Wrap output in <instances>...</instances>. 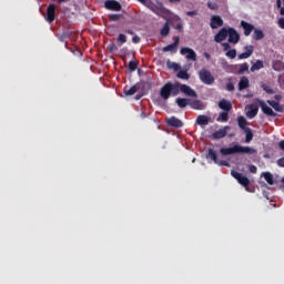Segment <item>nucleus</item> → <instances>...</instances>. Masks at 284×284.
I'll return each instance as SVG.
<instances>
[{
	"instance_id": "nucleus-1",
	"label": "nucleus",
	"mask_w": 284,
	"mask_h": 284,
	"mask_svg": "<svg viewBox=\"0 0 284 284\" xmlns=\"http://www.w3.org/2000/svg\"><path fill=\"white\" fill-rule=\"evenodd\" d=\"M184 94V97H191L192 99H199V94L194 89L187 84L181 82H166L160 89V97L163 101H168L172 97H179V94Z\"/></svg>"
},
{
	"instance_id": "nucleus-2",
	"label": "nucleus",
	"mask_w": 284,
	"mask_h": 284,
	"mask_svg": "<svg viewBox=\"0 0 284 284\" xmlns=\"http://www.w3.org/2000/svg\"><path fill=\"white\" fill-rule=\"evenodd\" d=\"M222 156H230L232 154H256V150L251 146H243L241 144H235L232 148L220 149Z\"/></svg>"
},
{
	"instance_id": "nucleus-3",
	"label": "nucleus",
	"mask_w": 284,
	"mask_h": 284,
	"mask_svg": "<svg viewBox=\"0 0 284 284\" xmlns=\"http://www.w3.org/2000/svg\"><path fill=\"white\" fill-rule=\"evenodd\" d=\"M145 8H149L151 12L158 14V17H163V14H168V9L163 6V2L154 3L152 0H146L144 3Z\"/></svg>"
},
{
	"instance_id": "nucleus-4",
	"label": "nucleus",
	"mask_w": 284,
	"mask_h": 284,
	"mask_svg": "<svg viewBox=\"0 0 284 284\" xmlns=\"http://www.w3.org/2000/svg\"><path fill=\"white\" fill-rule=\"evenodd\" d=\"M199 79L204 85H214V75L207 69H201L199 71Z\"/></svg>"
},
{
	"instance_id": "nucleus-5",
	"label": "nucleus",
	"mask_w": 284,
	"mask_h": 284,
	"mask_svg": "<svg viewBox=\"0 0 284 284\" xmlns=\"http://www.w3.org/2000/svg\"><path fill=\"white\" fill-rule=\"evenodd\" d=\"M206 159H211V161H213V163H215L216 165H223L224 168H230V162L225 160H219V156L216 155V151H214V149H209Z\"/></svg>"
},
{
	"instance_id": "nucleus-6",
	"label": "nucleus",
	"mask_w": 284,
	"mask_h": 284,
	"mask_svg": "<svg viewBox=\"0 0 284 284\" xmlns=\"http://www.w3.org/2000/svg\"><path fill=\"white\" fill-rule=\"evenodd\" d=\"M231 176H233V179H236L237 183H240V185H243V187L247 190V186L250 185V179L247 176L242 175L236 171H231Z\"/></svg>"
},
{
	"instance_id": "nucleus-7",
	"label": "nucleus",
	"mask_w": 284,
	"mask_h": 284,
	"mask_svg": "<svg viewBox=\"0 0 284 284\" xmlns=\"http://www.w3.org/2000/svg\"><path fill=\"white\" fill-rule=\"evenodd\" d=\"M230 34V27L225 28L223 27L222 29H220V31L214 36V41L215 43H223V41H225L227 39Z\"/></svg>"
},
{
	"instance_id": "nucleus-8",
	"label": "nucleus",
	"mask_w": 284,
	"mask_h": 284,
	"mask_svg": "<svg viewBox=\"0 0 284 284\" xmlns=\"http://www.w3.org/2000/svg\"><path fill=\"white\" fill-rule=\"evenodd\" d=\"M239 41H241V34H239V31L232 27H229V43L236 45Z\"/></svg>"
},
{
	"instance_id": "nucleus-9",
	"label": "nucleus",
	"mask_w": 284,
	"mask_h": 284,
	"mask_svg": "<svg viewBox=\"0 0 284 284\" xmlns=\"http://www.w3.org/2000/svg\"><path fill=\"white\" fill-rule=\"evenodd\" d=\"M57 17V6L55 4H49L47 8V16L45 20L48 23H52Z\"/></svg>"
},
{
	"instance_id": "nucleus-10",
	"label": "nucleus",
	"mask_w": 284,
	"mask_h": 284,
	"mask_svg": "<svg viewBox=\"0 0 284 284\" xmlns=\"http://www.w3.org/2000/svg\"><path fill=\"white\" fill-rule=\"evenodd\" d=\"M106 10H113L114 12H121V3L116 0H106L104 2Z\"/></svg>"
},
{
	"instance_id": "nucleus-11",
	"label": "nucleus",
	"mask_w": 284,
	"mask_h": 284,
	"mask_svg": "<svg viewBox=\"0 0 284 284\" xmlns=\"http://www.w3.org/2000/svg\"><path fill=\"white\" fill-rule=\"evenodd\" d=\"M180 53L182 55L186 54V59L189 61H196V52L194 50H192L191 48L184 47L180 50Z\"/></svg>"
},
{
	"instance_id": "nucleus-12",
	"label": "nucleus",
	"mask_w": 284,
	"mask_h": 284,
	"mask_svg": "<svg viewBox=\"0 0 284 284\" xmlns=\"http://www.w3.org/2000/svg\"><path fill=\"white\" fill-rule=\"evenodd\" d=\"M210 27L212 30H217V28H223V18L221 16H212Z\"/></svg>"
},
{
	"instance_id": "nucleus-13",
	"label": "nucleus",
	"mask_w": 284,
	"mask_h": 284,
	"mask_svg": "<svg viewBox=\"0 0 284 284\" xmlns=\"http://www.w3.org/2000/svg\"><path fill=\"white\" fill-rule=\"evenodd\" d=\"M241 28L244 30V37H250L254 32V26L245 20H242L240 23Z\"/></svg>"
},
{
	"instance_id": "nucleus-14",
	"label": "nucleus",
	"mask_w": 284,
	"mask_h": 284,
	"mask_svg": "<svg viewBox=\"0 0 284 284\" xmlns=\"http://www.w3.org/2000/svg\"><path fill=\"white\" fill-rule=\"evenodd\" d=\"M260 103V108L262 109V112L266 114V116H276V113L272 108H270L263 100H257Z\"/></svg>"
},
{
	"instance_id": "nucleus-15",
	"label": "nucleus",
	"mask_w": 284,
	"mask_h": 284,
	"mask_svg": "<svg viewBox=\"0 0 284 284\" xmlns=\"http://www.w3.org/2000/svg\"><path fill=\"white\" fill-rule=\"evenodd\" d=\"M227 130H230V125H226L215 132H213L212 136L213 139H225V136H227Z\"/></svg>"
},
{
	"instance_id": "nucleus-16",
	"label": "nucleus",
	"mask_w": 284,
	"mask_h": 284,
	"mask_svg": "<svg viewBox=\"0 0 284 284\" xmlns=\"http://www.w3.org/2000/svg\"><path fill=\"white\" fill-rule=\"evenodd\" d=\"M166 124L169 128H183V121L178 119L176 116H171L166 120Z\"/></svg>"
},
{
	"instance_id": "nucleus-17",
	"label": "nucleus",
	"mask_w": 284,
	"mask_h": 284,
	"mask_svg": "<svg viewBox=\"0 0 284 284\" xmlns=\"http://www.w3.org/2000/svg\"><path fill=\"white\" fill-rule=\"evenodd\" d=\"M212 122V119L207 115H203V114H200L197 115L196 120H195V123L197 125H210V123Z\"/></svg>"
},
{
	"instance_id": "nucleus-18",
	"label": "nucleus",
	"mask_w": 284,
	"mask_h": 284,
	"mask_svg": "<svg viewBox=\"0 0 284 284\" xmlns=\"http://www.w3.org/2000/svg\"><path fill=\"white\" fill-rule=\"evenodd\" d=\"M245 52L240 53L237 55V59L243 60V59H250L251 54H254V47L253 45H246L244 48Z\"/></svg>"
},
{
	"instance_id": "nucleus-19",
	"label": "nucleus",
	"mask_w": 284,
	"mask_h": 284,
	"mask_svg": "<svg viewBox=\"0 0 284 284\" xmlns=\"http://www.w3.org/2000/svg\"><path fill=\"white\" fill-rule=\"evenodd\" d=\"M248 110L246 112L247 119H254L256 114H258V105L257 104H250Z\"/></svg>"
},
{
	"instance_id": "nucleus-20",
	"label": "nucleus",
	"mask_w": 284,
	"mask_h": 284,
	"mask_svg": "<svg viewBox=\"0 0 284 284\" xmlns=\"http://www.w3.org/2000/svg\"><path fill=\"white\" fill-rule=\"evenodd\" d=\"M180 38H175V41L163 48V52H176L179 49Z\"/></svg>"
},
{
	"instance_id": "nucleus-21",
	"label": "nucleus",
	"mask_w": 284,
	"mask_h": 284,
	"mask_svg": "<svg viewBox=\"0 0 284 284\" xmlns=\"http://www.w3.org/2000/svg\"><path fill=\"white\" fill-rule=\"evenodd\" d=\"M189 105L192 110H205V104L201 100H190Z\"/></svg>"
},
{
	"instance_id": "nucleus-22",
	"label": "nucleus",
	"mask_w": 284,
	"mask_h": 284,
	"mask_svg": "<svg viewBox=\"0 0 284 284\" xmlns=\"http://www.w3.org/2000/svg\"><path fill=\"white\" fill-rule=\"evenodd\" d=\"M220 110H224V112H230L232 110V102L227 101L226 99H222L219 102Z\"/></svg>"
},
{
	"instance_id": "nucleus-23",
	"label": "nucleus",
	"mask_w": 284,
	"mask_h": 284,
	"mask_svg": "<svg viewBox=\"0 0 284 284\" xmlns=\"http://www.w3.org/2000/svg\"><path fill=\"white\" fill-rule=\"evenodd\" d=\"M247 88H250V79L242 77L239 82V91L243 92V90H247Z\"/></svg>"
},
{
	"instance_id": "nucleus-24",
	"label": "nucleus",
	"mask_w": 284,
	"mask_h": 284,
	"mask_svg": "<svg viewBox=\"0 0 284 284\" xmlns=\"http://www.w3.org/2000/svg\"><path fill=\"white\" fill-rule=\"evenodd\" d=\"M220 65L222 68V70H224L225 72H232V70L234 69V65L230 64L227 62V60L225 59H220Z\"/></svg>"
},
{
	"instance_id": "nucleus-25",
	"label": "nucleus",
	"mask_w": 284,
	"mask_h": 284,
	"mask_svg": "<svg viewBox=\"0 0 284 284\" xmlns=\"http://www.w3.org/2000/svg\"><path fill=\"white\" fill-rule=\"evenodd\" d=\"M140 88L141 87L139 84H134L130 89H124L125 97H133V94H136V92H139Z\"/></svg>"
},
{
	"instance_id": "nucleus-26",
	"label": "nucleus",
	"mask_w": 284,
	"mask_h": 284,
	"mask_svg": "<svg viewBox=\"0 0 284 284\" xmlns=\"http://www.w3.org/2000/svg\"><path fill=\"white\" fill-rule=\"evenodd\" d=\"M237 125H239L240 130H243V131L248 129L247 128V120L245 119V116L240 115L237 118Z\"/></svg>"
},
{
	"instance_id": "nucleus-27",
	"label": "nucleus",
	"mask_w": 284,
	"mask_h": 284,
	"mask_svg": "<svg viewBox=\"0 0 284 284\" xmlns=\"http://www.w3.org/2000/svg\"><path fill=\"white\" fill-rule=\"evenodd\" d=\"M230 112L229 111H223L219 114L216 121H220L221 123H227L230 121Z\"/></svg>"
},
{
	"instance_id": "nucleus-28",
	"label": "nucleus",
	"mask_w": 284,
	"mask_h": 284,
	"mask_svg": "<svg viewBox=\"0 0 284 284\" xmlns=\"http://www.w3.org/2000/svg\"><path fill=\"white\" fill-rule=\"evenodd\" d=\"M268 105L275 110V112H283V106H281V103L274 101V100H267Z\"/></svg>"
},
{
	"instance_id": "nucleus-29",
	"label": "nucleus",
	"mask_w": 284,
	"mask_h": 284,
	"mask_svg": "<svg viewBox=\"0 0 284 284\" xmlns=\"http://www.w3.org/2000/svg\"><path fill=\"white\" fill-rule=\"evenodd\" d=\"M176 105H179L180 108H187V105H190V99H185V98H178L175 100Z\"/></svg>"
},
{
	"instance_id": "nucleus-30",
	"label": "nucleus",
	"mask_w": 284,
	"mask_h": 284,
	"mask_svg": "<svg viewBox=\"0 0 284 284\" xmlns=\"http://www.w3.org/2000/svg\"><path fill=\"white\" fill-rule=\"evenodd\" d=\"M253 38L255 41H261V39H265V33H263V30L261 29H254Z\"/></svg>"
},
{
	"instance_id": "nucleus-31",
	"label": "nucleus",
	"mask_w": 284,
	"mask_h": 284,
	"mask_svg": "<svg viewBox=\"0 0 284 284\" xmlns=\"http://www.w3.org/2000/svg\"><path fill=\"white\" fill-rule=\"evenodd\" d=\"M262 176H264L266 183H268V185H274V175L270 172H264L262 173Z\"/></svg>"
},
{
	"instance_id": "nucleus-32",
	"label": "nucleus",
	"mask_w": 284,
	"mask_h": 284,
	"mask_svg": "<svg viewBox=\"0 0 284 284\" xmlns=\"http://www.w3.org/2000/svg\"><path fill=\"white\" fill-rule=\"evenodd\" d=\"M176 78L178 79H182L184 81H187L190 80V73H187V70H180L178 73H176Z\"/></svg>"
},
{
	"instance_id": "nucleus-33",
	"label": "nucleus",
	"mask_w": 284,
	"mask_h": 284,
	"mask_svg": "<svg viewBox=\"0 0 284 284\" xmlns=\"http://www.w3.org/2000/svg\"><path fill=\"white\" fill-rule=\"evenodd\" d=\"M245 143H252V139H254V132L252 131V129H245Z\"/></svg>"
},
{
	"instance_id": "nucleus-34",
	"label": "nucleus",
	"mask_w": 284,
	"mask_h": 284,
	"mask_svg": "<svg viewBox=\"0 0 284 284\" xmlns=\"http://www.w3.org/2000/svg\"><path fill=\"white\" fill-rule=\"evenodd\" d=\"M263 68H264L263 61L256 60V62L253 63L251 67V72H256V70H263Z\"/></svg>"
},
{
	"instance_id": "nucleus-35",
	"label": "nucleus",
	"mask_w": 284,
	"mask_h": 284,
	"mask_svg": "<svg viewBox=\"0 0 284 284\" xmlns=\"http://www.w3.org/2000/svg\"><path fill=\"white\" fill-rule=\"evenodd\" d=\"M166 65L170 70H174V72H179V70L181 69V64L176 63V62H171L168 61Z\"/></svg>"
},
{
	"instance_id": "nucleus-36",
	"label": "nucleus",
	"mask_w": 284,
	"mask_h": 284,
	"mask_svg": "<svg viewBox=\"0 0 284 284\" xmlns=\"http://www.w3.org/2000/svg\"><path fill=\"white\" fill-rule=\"evenodd\" d=\"M118 45H122L123 43H128V37L123 33H120L116 39Z\"/></svg>"
},
{
	"instance_id": "nucleus-37",
	"label": "nucleus",
	"mask_w": 284,
	"mask_h": 284,
	"mask_svg": "<svg viewBox=\"0 0 284 284\" xmlns=\"http://www.w3.org/2000/svg\"><path fill=\"white\" fill-rule=\"evenodd\" d=\"M161 37H168L170 34V24L166 22L160 31Z\"/></svg>"
},
{
	"instance_id": "nucleus-38",
	"label": "nucleus",
	"mask_w": 284,
	"mask_h": 284,
	"mask_svg": "<svg viewBox=\"0 0 284 284\" xmlns=\"http://www.w3.org/2000/svg\"><path fill=\"white\" fill-rule=\"evenodd\" d=\"M247 70H250V64H247V62H244V63L240 64L237 74H243L244 72H247Z\"/></svg>"
},
{
	"instance_id": "nucleus-39",
	"label": "nucleus",
	"mask_w": 284,
	"mask_h": 284,
	"mask_svg": "<svg viewBox=\"0 0 284 284\" xmlns=\"http://www.w3.org/2000/svg\"><path fill=\"white\" fill-rule=\"evenodd\" d=\"M229 59H236V49H231L225 53Z\"/></svg>"
},
{
	"instance_id": "nucleus-40",
	"label": "nucleus",
	"mask_w": 284,
	"mask_h": 284,
	"mask_svg": "<svg viewBox=\"0 0 284 284\" xmlns=\"http://www.w3.org/2000/svg\"><path fill=\"white\" fill-rule=\"evenodd\" d=\"M262 89L264 90V92H266V94H274V90L267 84H262Z\"/></svg>"
},
{
	"instance_id": "nucleus-41",
	"label": "nucleus",
	"mask_w": 284,
	"mask_h": 284,
	"mask_svg": "<svg viewBox=\"0 0 284 284\" xmlns=\"http://www.w3.org/2000/svg\"><path fill=\"white\" fill-rule=\"evenodd\" d=\"M110 21H119L121 19V14L113 13L109 16Z\"/></svg>"
},
{
	"instance_id": "nucleus-42",
	"label": "nucleus",
	"mask_w": 284,
	"mask_h": 284,
	"mask_svg": "<svg viewBox=\"0 0 284 284\" xmlns=\"http://www.w3.org/2000/svg\"><path fill=\"white\" fill-rule=\"evenodd\" d=\"M129 70H130L131 72H134V71L136 70V62L130 61V62H129Z\"/></svg>"
},
{
	"instance_id": "nucleus-43",
	"label": "nucleus",
	"mask_w": 284,
	"mask_h": 284,
	"mask_svg": "<svg viewBox=\"0 0 284 284\" xmlns=\"http://www.w3.org/2000/svg\"><path fill=\"white\" fill-rule=\"evenodd\" d=\"M226 90L229 92H234V90H235L234 83H232V82L226 83Z\"/></svg>"
},
{
	"instance_id": "nucleus-44",
	"label": "nucleus",
	"mask_w": 284,
	"mask_h": 284,
	"mask_svg": "<svg viewBox=\"0 0 284 284\" xmlns=\"http://www.w3.org/2000/svg\"><path fill=\"white\" fill-rule=\"evenodd\" d=\"M277 26H278V28H281V30H284V17L278 19Z\"/></svg>"
},
{
	"instance_id": "nucleus-45",
	"label": "nucleus",
	"mask_w": 284,
	"mask_h": 284,
	"mask_svg": "<svg viewBox=\"0 0 284 284\" xmlns=\"http://www.w3.org/2000/svg\"><path fill=\"white\" fill-rule=\"evenodd\" d=\"M248 170L252 174H256V172H258V169L256 168V165H250Z\"/></svg>"
},
{
	"instance_id": "nucleus-46",
	"label": "nucleus",
	"mask_w": 284,
	"mask_h": 284,
	"mask_svg": "<svg viewBox=\"0 0 284 284\" xmlns=\"http://www.w3.org/2000/svg\"><path fill=\"white\" fill-rule=\"evenodd\" d=\"M207 8H210V10H216V8H219V4L212 3V2H207Z\"/></svg>"
},
{
	"instance_id": "nucleus-47",
	"label": "nucleus",
	"mask_w": 284,
	"mask_h": 284,
	"mask_svg": "<svg viewBox=\"0 0 284 284\" xmlns=\"http://www.w3.org/2000/svg\"><path fill=\"white\" fill-rule=\"evenodd\" d=\"M108 50H109L110 52H114V50H116V44L110 43V44L108 45Z\"/></svg>"
},
{
	"instance_id": "nucleus-48",
	"label": "nucleus",
	"mask_w": 284,
	"mask_h": 284,
	"mask_svg": "<svg viewBox=\"0 0 284 284\" xmlns=\"http://www.w3.org/2000/svg\"><path fill=\"white\" fill-rule=\"evenodd\" d=\"M196 14H199V11H196V10L187 11V12H186V16H187V17H196Z\"/></svg>"
},
{
	"instance_id": "nucleus-49",
	"label": "nucleus",
	"mask_w": 284,
	"mask_h": 284,
	"mask_svg": "<svg viewBox=\"0 0 284 284\" xmlns=\"http://www.w3.org/2000/svg\"><path fill=\"white\" fill-rule=\"evenodd\" d=\"M278 168H284V158L277 160Z\"/></svg>"
},
{
	"instance_id": "nucleus-50",
	"label": "nucleus",
	"mask_w": 284,
	"mask_h": 284,
	"mask_svg": "<svg viewBox=\"0 0 284 284\" xmlns=\"http://www.w3.org/2000/svg\"><path fill=\"white\" fill-rule=\"evenodd\" d=\"M132 42H133V43H141V38H139V36H134V37L132 38Z\"/></svg>"
},
{
	"instance_id": "nucleus-51",
	"label": "nucleus",
	"mask_w": 284,
	"mask_h": 284,
	"mask_svg": "<svg viewBox=\"0 0 284 284\" xmlns=\"http://www.w3.org/2000/svg\"><path fill=\"white\" fill-rule=\"evenodd\" d=\"M222 45L225 51H227V50H230V48H232L229 42H224Z\"/></svg>"
},
{
	"instance_id": "nucleus-52",
	"label": "nucleus",
	"mask_w": 284,
	"mask_h": 284,
	"mask_svg": "<svg viewBox=\"0 0 284 284\" xmlns=\"http://www.w3.org/2000/svg\"><path fill=\"white\" fill-rule=\"evenodd\" d=\"M203 57H204L207 61H210V59H212V55H210V53H207V52H204V53H203Z\"/></svg>"
},
{
	"instance_id": "nucleus-53",
	"label": "nucleus",
	"mask_w": 284,
	"mask_h": 284,
	"mask_svg": "<svg viewBox=\"0 0 284 284\" xmlns=\"http://www.w3.org/2000/svg\"><path fill=\"white\" fill-rule=\"evenodd\" d=\"M175 30H183V23H178L175 26Z\"/></svg>"
},
{
	"instance_id": "nucleus-54",
	"label": "nucleus",
	"mask_w": 284,
	"mask_h": 284,
	"mask_svg": "<svg viewBox=\"0 0 284 284\" xmlns=\"http://www.w3.org/2000/svg\"><path fill=\"white\" fill-rule=\"evenodd\" d=\"M282 3H283V2H282L281 0H277V1H276V6H277V8L280 9V11H281V8H284V7H282Z\"/></svg>"
},
{
	"instance_id": "nucleus-55",
	"label": "nucleus",
	"mask_w": 284,
	"mask_h": 284,
	"mask_svg": "<svg viewBox=\"0 0 284 284\" xmlns=\"http://www.w3.org/2000/svg\"><path fill=\"white\" fill-rule=\"evenodd\" d=\"M274 99H275V101H281V99H283V97L281 94H275Z\"/></svg>"
},
{
	"instance_id": "nucleus-56",
	"label": "nucleus",
	"mask_w": 284,
	"mask_h": 284,
	"mask_svg": "<svg viewBox=\"0 0 284 284\" xmlns=\"http://www.w3.org/2000/svg\"><path fill=\"white\" fill-rule=\"evenodd\" d=\"M278 145H280L281 150L284 151V140H282V141L278 143Z\"/></svg>"
},
{
	"instance_id": "nucleus-57",
	"label": "nucleus",
	"mask_w": 284,
	"mask_h": 284,
	"mask_svg": "<svg viewBox=\"0 0 284 284\" xmlns=\"http://www.w3.org/2000/svg\"><path fill=\"white\" fill-rule=\"evenodd\" d=\"M126 34H134V31L132 29L125 30Z\"/></svg>"
},
{
	"instance_id": "nucleus-58",
	"label": "nucleus",
	"mask_w": 284,
	"mask_h": 284,
	"mask_svg": "<svg viewBox=\"0 0 284 284\" xmlns=\"http://www.w3.org/2000/svg\"><path fill=\"white\" fill-rule=\"evenodd\" d=\"M170 3H181V0H169Z\"/></svg>"
},
{
	"instance_id": "nucleus-59",
	"label": "nucleus",
	"mask_w": 284,
	"mask_h": 284,
	"mask_svg": "<svg viewBox=\"0 0 284 284\" xmlns=\"http://www.w3.org/2000/svg\"><path fill=\"white\" fill-rule=\"evenodd\" d=\"M280 14H281L282 17H284V8H281Z\"/></svg>"
},
{
	"instance_id": "nucleus-60",
	"label": "nucleus",
	"mask_w": 284,
	"mask_h": 284,
	"mask_svg": "<svg viewBox=\"0 0 284 284\" xmlns=\"http://www.w3.org/2000/svg\"><path fill=\"white\" fill-rule=\"evenodd\" d=\"M138 1H140V3H142L143 6H145V2H146L148 0H138Z\"/></svg>"
},
{
	"instance_id": "nucleus-61",
	"label": "nucleus",
	"mask_w": 284,
	"mask_h": 284,
	"mask_svg": "<svg viewBox=\"0 0 284 284\" xmlns=\"http://www.w3.org/2000/svg\"><path fill=\"white\" fill-rule=\"evenodd\" d=\"M135 99H136V101H139V99H141V95H136Z\"/></svg>"
},
{
	"instance_id": "nucleus-62",
	"label": "nucleus",
	"mask_w": 284,
	"mask_h": 284,
	"mask_svg": "<svg viewBox=\"0 0 284 284\" xmlns=\"http://www.w3.org/2000/svg\"><path fill=\"white\" fill-rule=\"evenodd\" d=\"M282 183L284 184V178H282Z\"/></svg>"
},
{
	"instance_id": "nucleus-63",
	"label": "nucleus",
	"mask_w": 284,
	"mask_h": 284,
	"mask_svg": "<svg viewBox=\"0 0 284 284\" xmlns=\"http://www.w3.org/2000/svg\"><path fill=\"white\" fill-rule=\"evenodd\" d=\"M250 97H252V95H250V94H248V95H246V99H248Z\"/></svg>"
},
{
	"instance_id": "nucleus-64",
	"label": "nucleus",
	"mask_w": 284,
	"mask_h": 284,
	"mask_svg": "<svg viewBox=\"0 0 284 284\" xmlns=\"http://www.w3.org/2000/svg\"><path fill=\"white\" fill-rule=\"evenodd\" d=\"M60 41H63L62 38H60Z\"/></svg>"
}]
</instances>
